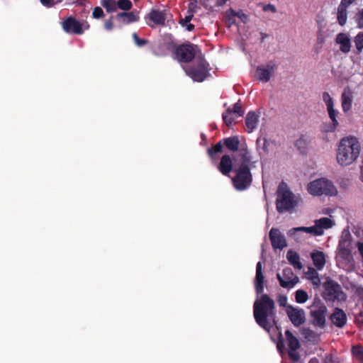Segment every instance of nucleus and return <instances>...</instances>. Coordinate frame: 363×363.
I'll use <instances>...</instances> for the list:
<instances>
[{
  "instance_id": "nucleus-59",
  "label": "nucleus",
  "mask_w": 363,
  "mask_h": 363,
  "mask_svg": "<svg viewBox=\"0 0 363 363\" xmlns=\"http://www.w3.org/2000/svg\"><path fill=\"white\" fill-rule=\"evenodd\" d=\"M228 13V16H229V17H228V22H229V23H230V24H234V23H235V17H233V16H231V15L230 14V13Z\"/></svg>"
},
{
  "instance_id": "nucleus-11",
  "label": "nucleus",
  "mask_w": 363,
  "mask_h": 363,
  "mask_svg": "<svg viewBox=\"0 0 363 363\" xmlns=\"http://www.w3.org/2000/svg\"><path fill=\"white\" fill-rule=\"evenodd\" d=\"M328 309L323 303L316 306L310 311L311 323L315 328H324L326 325Z\"/></svg>"
},
{
  "instance_id": "nucleus-6",
  "label": "nucleus",
  "mask_w": 363,
  "mask_h": 363,
  "mask_svg": "<svg viewBox=\"0 0 363 363\" xmlns=\"http://www.w3.org/2000/svg\"><path fill=\"white\" fill-rule=\"evenodd\" d=\"M323 298L327 301H344L347 298L341 286L333 280H327L324 283Z\"/></svg>"
},
{
  "instance_id": "nucleus-51",
  "label": "nucleus",
  "mask_w": 363,
  "mask_h": 363,
  "mask_svg": "<svg viewBox=\"0 0 363 363\" xmlns=\"http://www.w3.org/2000/svg\"><path fill=\"white\" fill-rule=\"evenodd\" d=\"M323 363H341L338 357L330 354L325 357Z\"/></svg>"
},
{
  "instance_id": "nucleus-28",
  "label": "nucleus",
  "mask_w": 363,
  "mask_h": 363,
  "mask_svg": "<svg viewBox=\"0 0 363 363\" xmlns=\"http://www.w3.org/2000/svg\"><path fill=\"white\" fill-rule=\"evenodd\" d=\"M310 142L311 140L308 135H301L295 142V146L301 154H305Z\"/></svg>"
},
{
  "instance_id": "nucleus-14",
  "label": "nucleus",
  "mask_w": 363,
  "mask_h": 363,
  "mask_svg": "<svg viewBox=\"0 0 363 363\" xmlns=\"http://www.w3.org/2000/svg\"><path fill=\"white\" fill-rule=\"evenodd\" d=\"M166 18L165 12L157 9H152L145 16L147 24L151 28L165 26Z\"/></svg>"
},
{
  "instance_id": "nucleus-22",
  "label": "nucleus",
  "mask_w": 363,
  "mask_h": 363,
  "mask_svg": "<svg viewBox=\"0 0 363 363\" xmlns=\"http://www.w3.org/2000/svg\"><path fill=\"white\" fill-rule=\"evenodd\" d=\"M296 232H305L307 233L312 234L313 235H321L323 233V230H319L317 225L315 223V225L311 227H298L294 228L289 231V235L292 237L295 235Z\"/></svg>"
},
{
  "instance_id": "nucleus-49",
  "label": "nucleus",
  "mask_w": 363,
  "mask_h": 363,
  "mask_svg": "<svg viewBox=\"0 0 363 363\" xmlns=\"http://www.w3.org/2000/svg\"><path fill=\"white\" fill-rule=\"evenodd\" d=\"M232 109V113L237 114L238 116H242L244 113V111L242 108L241 105L239 103H235Z\"/></svg>"
},
{
  "instance_id": "nucleus-20",
  "label": "nucleus",
  "mask_w": 363,
  "mask_h": 363,
  "mask_svg": "<svg viewBox=\"0 0 363 363\" xmlns=\"http://www.w3.org/2000/svg\"><path fill=\"white\" fill-rule=\"evenodd\" d=\"M336 43L340 45V50L343 53H348L351 50V41L349 36L344 33H340L335 38Z\"/></svg>"
},
{
  "instance_id": "nucleus-54",
  "label": "nucleus",
  "mask_w": 363,
  "mask_h": 363,
  "mask_svg": "<svg viewBox=\"0 0 363 363\" xmlns=\"http://www.w3.org/2000/svg\"><path fill=\"white\" fill-rule=\"evenodd\" d=\"M104 28L107 30H111L113 28V16H111L110 18L107 21H106L104 23Z\"/></svg>"
},
{
  "instance_id": "nucleus-44",
  "label": "nucleus",
  "mask_w": 363,
  "mask_h": 363,
  "mask_svg": "<svg viewBox=\"0 0 363 363\" xmlns=\"http://www.w3.org/2000/svg\"><path fill=\"white\" fill-rule=\"evenodd\" d=\"M194 15V11L188 10V15L179 20V24L183 27L185 26L192 20Z\"/></svg>"
},
{
  "instance_id": "nucleus-62",
  "label": "nucleus",
  "mask_w": 363,
  "mask_h": 363,
  "mask_svg": "<svg viewBox=\"0 0 363 363\" xmlns=\"http://www.w3.org/2000/svg\"><path fill=\"white\" fill-rule=\"evenodd\" d=\"M360 173H361V175H360V179L362 180V182H363V160H362V165L360 167Z\"/></svg>"
},
{
  "instance_id": "nucleus-45",
  "label": "nucleus",
  "mask_w": 363,
  "mask_h": 363,
  "mask_svg": "<svg viewBox=\"0 0 363 363\" xmlns=\"http://www.w3.org/2000/svg\"><path fill=\"white\" fill-rule=\"evenodd\" d=\"M323 100L327 108L334 105L333 99L328 92L325 91L323 93Z\"/></svg>"
},
{
  "instance_id": "nucleus-23",
  "label": "nucleus",
  "mask_w": 363,
  "mask_h": 363,
  "mask_svg": "<svg viewBox=\"0 0 363 363\" xmlns=\"http://www.w3.org/2000/svg\"><path fill=\"white\" fill-rule=\"evenodd\" d=\"M328 116L331 120L332 123L329 124L327 132H335L337 128L339 126V122L337 117L339 114V111L334 108V105L327 108Z\"/></svg>"
},
{
  "instance_id": "nucleus-25",
  "label": "nucleus",
  "mask_w": 363,
  "mask_h": 363,
  "mask_svg": "<svg viewBox=\"0 0 363 363\" xmlns=\"http://www.w3.org/2000/svg\"><path fill=\"white\" fill-rule=\"evenodd\" d=\"M223 145L231 152H240L242 149H239L240 140L238 136H232L225 138L222 140Z\"/></svg>"
},
{
  "instance_id": "nucleus-30",
  "label": "nucleus",
  "mask_w": 363,
  "mask_h": 363,
  "mask_svg": "<svg viewBox=\"0 0 363 363\" xmlns=\"http://www.w3.org/2000/svg\"><path fill=\"white\" fill-rule=\"evenodd\" d=\"M116 18L121 19L123 23L130 24L139 21V16L133 12H121L117 14Z\"/></svg>"
},
{
  "instance_id": "nucleus-26",
  "label": "nucleus",
  "mask_w": 363,
  "mask_h": 363,
  "mask_svg": "<svg viewBox=\"0 0 363 363\" xmlns=\"http://www.w3.org/2000/svg\"><path fill=\"white\" fill-rule=\"evenodd\" d=\"M286 259L294 269L300 270L303 268V264L300 261V256L296 252L291 250H289L286 253Z\"/></svg>"
},
{
  "instance_id": "nucleus-8",
  "label": "nucleus",
  "mask_w": 363,
  "mask_h": 363,
  "mask_svg": "<svg viewBox=\"0 0 363 363\" xmlns=\"http://www.w3.org/2000/svg\"><path fill=\"white\" fill-rule=\"evenodd\" d=\"M200 50L198 45L187 43L182 44L176 48L174 54L176 58L181 62H189L192 61Z\"/></svg>"
},
{
  "instance_id": "nucleus-55",
  "label": "nucleus",
  "mask_w": 363,
  "mask_h": 363,
  "mask_svg": "<svg viewBox=\"0 0 363 363\" xmlns=\"http://www.w3.org/2000/svg\"><path fill=\"white\" fill-rule=\"evenodd\" d=\"M354 1L355 0H341L340 5L348 8Z\"/></svg>"
},
{
  "instance_id": "nucleus-40",
  "label": "nucleus",
  "mask_w": 363,
  "mask_h": 363,
  "mask_svg": "<svg viewBox=\"0 0 363 363\" xmlns=\"http://www.w3.org/2000/svg\"><path fill=\"white\" fill-rule=\"evenodd\" d=\"M102 6L108 12H113L117 9V3L114 0H104Z\"/></svg>"
},
{
  "instance_id": "nucleus-35",
  "label": "nucleus",
  "mask_w": 363,
  "mask_h": 363,
  "mask_svg": "<svg viewBox=\"0 0 363 363\" xmlns=\"http://www.w3.org/2000/svg\"><path fill=\"white\" fill-rule=\"evenodd\" d=\"M308 299V295L303 289H298L295 293V300L298 303H304Z\"/></svg>"
},
{
  "instance_id": "nucleus-37",
  "label": "nucleus",
  "mask_w": 363,
  "mask_h": 363,
  "mask_svg": "<svg viewBox=\"0 0 363 363\" xmlns=\"http://www.w3.org/2000/svg\"><path fill=\"white\" fill-rule=\"evenodd\" d=\"M357 54H360L363 50V32H359L354 40Z\"/></svg>"
},
{
  "instance_id": "nucleus-39",
  "label": "nucleus",
  "mask_w": 363,
  "mask_h": 363,
  "mask_svg": "<svg viewBox=\"0 0 363 363\" xmlns=\"http://www.w3.org/2000/svg\"><path fill=\"white\" fill-rule=\"evenodd\" d=\"M222 117L227 126H230L235 121V118L232 116V109L230 107L223 113Z\"/></svg>"
},
{
  "instance_id": "nucleus-24",
  "label": "nucleus",
  "mask_w": 363,
  "mask_h": 363,
  "mask_svg": "<svg viewBox=\"0 0 363 363\" xmlns=\"http://www.w3.org/2000/svg\"><path fill=\"white\" fill-rule=\"evenodd\" d=\"M259 116L255 113V112H248L245 117L246 131L248 133L253 132V130L257 128Z\"/></svg>"
},
{
  "instance_id": "nucleus-60",
  "label": "nucleus",
  "mask_w": 363,
  "mask_h": 363,
  "mask_svg": "<svg viewBox=\"0 0 363 363\" xmlns=\"http://www.w3.org/2000/svg\"><path fill=\"white\" fill-rule=\"evenodd\" d=\"M186 26V29L188 30V31H192L194 30V26L191 23H188L187 25L185 26Z\"/></svg>"
},
{
  "instance_id": "nucleus-1",
  "label": "nucleus",
  "mask_w": 363,
  "mask_h": 363,
  "mask_svg": "<svg viewBox=\"0 0 363 363\" xmlns=\"http://www.w3.org/2000/svg\"><path fill=\"white\" fill-rule=\"evenodd\" d=\"M235 177L232 179L234 187L238 191L248 189L252 182L250 164L251 157L247 147H242L239 153L233 156Z\"/></svg>"
},
{
  "instance_id": "nucleus-19",
  "label": "nucleus",
  "mask_w": 363,
  "mask_h": 363,
  "mask_svg": "<svg viewBox=\"0 0 363 363\" xmlns=\"http://www.w3.org/2000/svg\"><path fill=\"white\" fill-rule=\"evenodd\" d=\"M264 276L262 272L261 262L256 265V276L255 279V287L257 294H262L264 291Z\"/></svg>"
},
{
  "instance_id": "nucleus-63",
  "label": "nucleus",
  "mask_w": 363,
  "mask_h": 363,
  "mask_svg": "<svg viewBox=\"0 0 363 363\" xmlns=\"http://www.w3.org/2000/svg\"><path fill=\"white\" fill-rule=\"evenodd\" d=\"M308 363H318V361L316 358L311 359Z\"/></svg>"
},
{
  "instance_id": "nucleus-21",
  "label": "nucleus",
  "mask_w": 363,
  "mask_h": 363,
  "mask_svg": "<svg viewBox=\"0 0 363 363\" xmlns=\"http://www.w3.org/2000/svg\"><path fill=\"white\" fill-rule=\"evenodd\" d=\"M352 91L349 88L345 89L341 95L342 108L345 113H347L352 108Z\"/></svg>"
},
{
  "instance_id": "nucleus-13",
  "label": "nucleus",
  "mask_w": 363,
  "mask_h": 363,
  "mask_svg": "<svg viewBox=\"0 0 363 363\" xmlns=\"http://www.w3.org/2000/svg\"><path fill=\"white\" fill-rule=\"evenodd\" d=\"M286 313L291 323L296 328L306 322V314L303 309L289 305Z\"/></svg>"
},
{
  "instance_id": "nucleus-56",
  "label": "nucleus",
  "mask_w": 363,
  "mask_h": 363,
  "mask_svg": "<svg viewBox=\"0 0 363 363\" xmlns=\"http://www.w3.org/2000/svg\"><path fill=\"white\" fill-rule=\"evenodd\" d=\"M263 9H264V11H271L273 13L276 12L275 6L274 5H272V4H270L264 6Z\"/></svg>"
},
{
  "instance_id": "nucleus-33",
  "label": "nucleus",
  "mask_w": 363,
  "mask_h": 363,
  "mask_svg": "<svg viewBox=\"0 0 363 363\" xmlns=\"http://www.w3.org/2000/svg\"><path fill=\"white\" fill-rule=\"evenodd\" d=\"M315 223L317 225L319 230H323V229H328L331 228L333 225V221L329 218H321L315 221Z\"/></svg>"
},
{
  "instance_id": "nucleus-57",
  "label": "nucleus",
  "mask_w": 363,
  "mask_h": 363,
  "mask_svg": "<svg viewBox=\"0 0 363 363\" xmlns=\"http://www.w3.org/2000/svg\"><path fill=\"white\" fill-rule=\"evenodd\" d=\"M357 248H358L359 254L361 255V256L362 257V261H363V243L358 242H357Z\"/></svg>"
},
{
  "instance_id": "nucleus-18",
  "label": "nucleus",
  "mask_w": 363,
  "mask_h": 363,
  "mask_svg": "<svg viewBox=\"0 0 363 363\" xmlns=\"http://www.w3.org/2000/svg\"><path fill=\"white\" fill-rule=\"evenodd\" d=\"M218 170L225 176H228L234 169V161L228 155H224L218 164Z\"/></svg>"
},
{
  "instance_id": "nucleus-2",
  "label": "nucleus",
  "mask_w": 363,
  "mask_h": 363,
  "mask_svg": "<svg viewBox=\"0 0 363 363\" xmlns=\"http://www.w3.org/2000/svg\"><path fill=\"white\" fill-rule=\"evenodd\" d=\"M253 314L258 325L267 332L277 323L274 301L267 294H262L254 303Z\"/></svg>"
},
{
  "instance_id": "nucleus-58",
  "label": "nucleus",
  "mask_w": 363,
  "mask_h": 363,
  "mask_svg": "<svg viewBox=\"0 0 363 363\" xmlns=\"http://www.w3.org/2000/svg\"><path fill=\"white\" fill-rule=\"evenodd\" d=\"M197 8L196 2H191L189 4V9L188 10L194 11V13L196 12V9Z\"/></svg>"
},
{
  "instance_id": "nucleus-17",
  "label": "nucleus",
  "mask_w": 363,
  "mask_h": 363,
  "mask_svg": "<svg viewBox=\"0 0 363 363\" xmlns=\"http://www.w3.org/2000/svg\"><path fill=\"white\" fill-rule=\"evenodd\" d=\"M330 320L335 326L342 328L346 325L347 317L342 309L335 308L330 315Z\"/></svg>"
},
{
  "instance_id": "nucleus-15",
  "label": "nucleus",
  "mask_w": 363,
  "mask_h": 363,
  "mask_svg": "<svg viewBox=\"0 0 363 363\" xmlns=\"http://www.w3.org/2000/svg\"><path fill=\"white\" fill-rule=\"evenodd\" d=\"M269 238L274 249L282 250L287 246L284 235L277 228H272L270 230Z\"/></svg>"
},
{
  "instance_id": "nucleus-43",
  "label": "nucleus",
  "mask_w": 363,
  "mask_h": 363,
  "mask_svg": "<svg viewBox=\"0 0 363 363\" xmlns=\"http://www.w3.org/2000/svg\"><path fill=\"white\" fill-rule=\"evenodd\" d=\"M301 333L305 338L308 340H314L317 336L316 333L313 330L308 328H303Z\"/></svg>"
},
{
  "instance_id": "nucleus-64",
  "label": "nucleus",
  "mask_w": 363,
  "mask_h": 363,
  "mask_svg": "<svg viewBox=\"0 0 363 363\" xmlns=\"http://www.w3.org/2000/svg\"><path fill=\"white\" fill-rule=\"evenodd\" d=\"M71 3L76 4V3H82L84 0H70Z\"/></svg>"
},
{
  "instance_id": "nucleus-42",
  "label": "nucleus",
  "mask_w": 363,
  "mask_h": 363,
  "mask_svg": "<svg viewBox=\"0 0 363 363\" xmlns=\"http://www.w3.org/2000/svg\"><path fill=\"white\" fill-rule=\"evenodd\" d=\"M117 6L120 9L129 11L131 9L133 4L130 0H118L117 2Z\"/></svg>"
},
{
  "instance_id": "nucleus-41",
  "label": "nucleus",
  "mask_w": 363,
  "mask_h": 363,
  "mask_svg": "<svg viewBox=\"0 0 363 363\" xmlns=\"http://www.w3.org/2000/svg\"><path fill=\"white\" fill-rule=\"evenodd\" d=\"M132 38L135 45L140 48L146 45L149 43L147 39L140 38L136 33L132 34Z\"/></svg>"
},
{
  "instance_id": "nucleus-9",
  "label": "nucleus",
  "mask_w": 363,
  "mask_h": 363,
  "mask_svg": "<svg viewBox=\"0 0 363 363\" xmlns=\"http://www.w3.org/2000/svg\"><path fill=\"white\" fill-rule=\"evenodd\" d=\"M277 65L274 60L269 61L266 65H259L255 71V78L262 82H268L271 77L274 75Z\"/></svg>"
},
{
  "instance_id": "nucleus-32",
  "label": "nucleus",
  "mask_w": 363,
  "mask_h": 363,
  "mask_svg": "<svg viewBox=\"0 0 363 363\" xmlns=\"http://www.w3.org/2000/svg\"><path fill=\"white\" fill-rule=\"evenodd\" d=\"M307 277L310 279L315 287H318L320 284V279L318 273L313 268H310L307 273Z\"/></svg>"
},
{
  "instance_id": "nucleus-46",
  "label": "nucleus",
  "mask_w": 363,
  "mask_h": 363,
  "mask_svg": "<svg viewBox=\"0 0 363 363\" xmlns=\"http://www.w3.org/2000/svg\"><path fill=\"white\" fill-rule=\"evenodd\" d=\"M104 16H105L104 12L101 7L96 6L94 9L93 12H92V17L94 18L99 19V18L104 17Z\"/></svg>"
},
{
  "instance_id": "nucleus-29",
  "label": "nucleus",
  "mask_w": 363,
  "mask_h": 363,
  "mask_svg": "<svg viewBox=\"0 0 363 363\" xmlns=\"http://www.w3.org/2000/svg\"><path fill=\"white\" fill-rule=\"evenodd\" d=\"M286 339L287 341V345L289 347V350H297L300 347L299 340L296 337H295L292 333L289 330H286L285 331Z\"/></svg>"
},
{
  "instance_id": "nucleus-48",
  "label": "nucleus",
  "mask_w": 363,
  "mask_h": 363,
  "mask_svg": "<svg viewBox=\"0 0 363 363\" xmlns=\"http://www.w3.org/2000/svg\"><path fill=\"white\" fill-rule=\"evenodd\" d=\"M41 4L48 8L54 6L55 5L60 3L62 0H40Z\"/></svg>"
},
{
  "instance_id": "nucleus-31",
  "label": "nucleus",
  "mask_w": 363,
  "mask_h": 363,
  "mask_svg": "<svg viewBox=\"0 0 363 363\" xmlns=\"http://www.w3.org/2000/svg\"><path fill=\"white\" fill-rule=\"evenodd\" d=\"M347 8L340 6V5H339L338 8H337V19L338 23L342 26H345L347 22Z\"/></svg>"
},
{
  "instance_id": "nucleus-36",
  "label": "nucleus",
  "mask_w": 363,
  "mask_h": 363,
  "mask_svg": "<svg viewBox=\"0 0 363 363\" xmlns=\"http://www.w3.org/2000/svg\"><path fill=\"white\" fill-rule=\"evenodd\" d=\"M352 355L359 362L363 363V347L360 345L352 347Z\"/></svg>"
},
{
  "instance_id": "nucleus-3",
  "label": "nucleus",
  "mask_w": 363,
  "mask_h": 363,
  "mask_svg": "<svg viewBox=\"0 0 363 363\" xmlns=\"http://www.w3.org/2000/svg\"><path fill=\"white\" fill-rule=\"evenodd\" d=\"M360 151L361 145L357 138L345 137L340 140L338 145L337 162L342 167L350 165L357 160Z\"/></svg>"
},
{
  "instance_id": "nucleus-16",
  "label": "nucleus",
  "mask_w": 363,
  "mask_h": 363,
  "mask_svg": "<svg viewBox=\"0 0 363 363\" xmlns=\"http://www.w3.org/2000/svg\"><path fill=\"white\" fill-rule=\"evenodd\" d=\"M351 235L350 233L342 235L339 241L338 250L339 255L344 259H348L351 256L350 245H351Z\"/></svg>"
},
{
  "instance_id": "nucleus-4",
  "label": "nucleus",
  "mask_w": 363,
  "mask_h": 363,
  "mask_svg": "<svg viewBox=\"0 0 363 363\" xmlns=\"http://www.w3.org/2000/svg\"><path fill=\"white\" fill-rule=\"evenodd\" d=\"M297 205L293 193L289 189L286 183L282 182L277 189L276 207L279 213L290 211Z\"/></svg>"
},
{
  "instance_id": "nucleus-47",
  "label": "nucleus",
  "mask_w": 363,
  "mask_h": 363,
  "mask_svg": "<svg viewBox=\"0 0 363 363\" xmlns=\"http://www.w3.org/2000/svg\"><path fill=\"white\" fill-rule=\"evenodd\" d=\"M355 21L359 28H363V8L356 14Z\"/></svg>"
},
{
  "instance_id": "nucleus-53",
  "label": "nucleus",
  "mask_w": 363,
  "mask_h": 363,
  "mask_svg": "<svg viewBox=\"0 0 363 363\" xmlns=\"http://www.w3.org/2000/svg\"><path fill=\"white\" fill-rule=\"evenodd\" d=\"M288 355L293 361H298L300 358V356L296 350H289Z\"/></svg>"
},
{
  "instance_id": "nucleus-61",
  "label": "nucleus",
  "mask_w": 363,
  "mask_h": 363,
  "mask_svg": "<svg viewBox=\"0 0 363 363\" xmlns=\"http://www.w3.org/2000/svg\"><path fill=\"white\" fill-rule=\"evenodd\" d=\"M262 38L261 42H263L266 38L268 37V35L264 33H261Z\"/></svg>"
},
{
  "instance_id": "nucleus-5",
  "label": "nucleus",
  "mask_w": 363,
  "mask_h": 363,
  "mask_svg": "<svg viewBox=\"0 0 363 363\" xmlns=\"http://www.w3.org/2000/svg\"><path fill=\"white\" fill-rule=\"evenodd\" d=\"M308 191L314 196H335L337 191L333 182L325 178L311 182L308 185Z\"/></svg>"
},
{
  "instance_id": "nucleus-27",
  "label": "nucleus",
  "mask_w": 363,
  "mask_h": 363,
  "mask_svg": "<svg viewBox=\"0 0 363 363\" xmlns=\"http://www.w3.org/2000/svg\"><path fill=\"white\" fill-rule=\"evenodd\" d=\"M311 259L313 260L314 266L318 270H320L323 268L325 264V255L323 252L315 251L311 253Z\"/></svg>"
},
{
  "instance_id": "nucleus-12",
  "label": "nucleus",
  "mask_w": 363,
  "mask_h": 363,
  "mask_svg": "<svg viewBox=\"0 0 363 363\" xmlns=\"http://www.w3.org/2000/svg\"><path fill=\"white\" fill-rule=\"evenodd\" d=\"M277 278L280 286L288 289L294 288L299 281L298 277L294 273L290 267L284 268L282 275L278 273Z\"/></svg>"
},
{
  "instance_id": "nucleus-50",
  "label": "nucleus",
  "mask_w": 363,
  "mask_h": 363,
  "mask_svg": "<svg viewBox=\"0 0 363 363\" xmlns=\"http://www.w3.org/2000/svg\"><path fill=\"white\" fill-rule=\"evenodd\" d=\"M277 302L279 305L281 307H286L287 308V297L284 295H279L277 298Z\"/></svg>"
},
{
  "instance_id": "nucleus-10",
  "label": "nucleus",
  "mask_w": 363,
  "mask_h": 363,
  "mask_svg": "<svg viewBox=\"0 0 363 363\" xmlns=\"http://www.w3.org/2000/svg\"><path fill=\"white\" fill-rule=\"evenodd\" d=\"M63 30L70 34L82 35L84 29L89 28V25L86 23L85 25L77 21L73 16H69L62 22Z\"/></svg>"
},
{
  "instance_id": "nucleus-34",
  "label": "nucleus",
  "mask_w": 363,
  "mask_h": 363,
  "mask_svg": "<svg viewBox=\"0 0 363 363\" xmlns=\"http://www.w3.org/2000/svg\"><path fill=\"white\" fill-rule=\"evenodd\" d=\"M223 145V141L220 140L211 148H208V155H209V157L212 159H216V155L222 152Z\"/></svg>"
},
{
  "instance_id": "nucleus-7",
  "label": "nucleus",
  "mask_w": 363,
  "mask_h": 363,
  "mask_svg": "<svg viewBox=\"0 0 363 363\" xmlns=\"http://www.w3.org/2000/svg\"><path fill=\"white\" fill-rule=\"evenodd\" d=\"M208 64L205 61V60L200 58L196 65L188 67L185 71L186 74L194 81L201 82L204 81L208 75Z\"/></svg>"
},
{
  "instance_id": "nucleus-38",
  "label": "nucleus",
  "mask_w": 363,
  "mask_h": 363,
  "mask_svg": "<svg viewBox=\"0 0 363 363\" xmlns=\"http://www.w3.org/2000/svg\"><path fill=\"white\" fill-rule=\"evenodd\" d=\"M227 13H230L233 17L239 18L243 23H246L248 20V16L242 10L236 11L233 9H230Z\"/></svg>"
},
{
  "instance_id": "nucleus-52",
  "label": "nucleus",
  "mask_w": 363,
  "mask_h": 363,
  "mask_svg": "<svg viewBox=\"0 0 363 363\" xmlns=\"http://www.w3.org/2000/svg\"><path fill=\"white\" fill-rule=\"evenodd\" d=\"M278 339L279 340L277 344V347L278 350L281 351L284 347V340L281 332L279 333Z\"/></svg>"
}]
</instances>
